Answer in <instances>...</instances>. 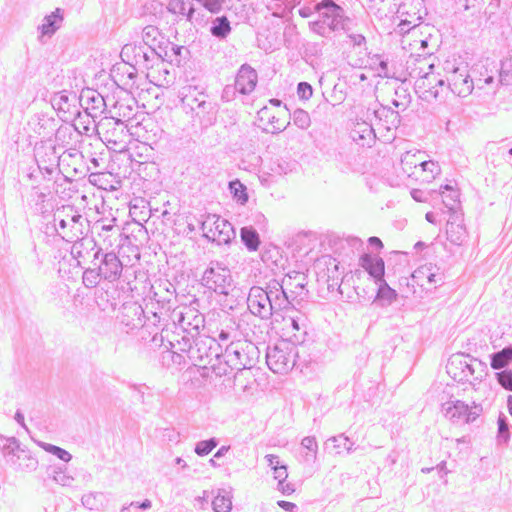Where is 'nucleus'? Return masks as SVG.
Listing matches in <instances>:
<instances>
[{
    "label": "nucleus",
    "instance_id": "obj_35",
    "mask_svg": "<svg viewBox=\"0 0 512 512\" xmlns=\"http://www.w3.org/2000/svg\"><path fill=\"white\" fill-rule=\"evenodd\" d=\"M211 35L219 40H225L232 31V27L227 16H217L211 21L209 29Z\"/></svg>",
    "mask_w": 512,
    "mask_h": 512
},
{
    "label": "nucleus",
    "instance_id": "obj_36",
    "mask_svg": "<svg viewBox=\"0 0 512 512\" xmlns=\"http://www.w3.org/2000/svg\"><path fill=\"white\" fill-rule=\"evenodd\" d=\"M212 508L214 512H231L232 510V494L231 488L229 490L220 488L212 501Z\"/></svg>",
    "mask_w": 512,
    "mask_h": 512
},
{
    "label": "nucleus",
    "instance_id": "obj_5",
    "mask_svg": "<svg viewBox=\"0 0 512 512\" xmlns=\"http://www.w3.org/2000/svg\"><path fill=\"white\" fill-rule=\"evenodd\" d=\"M201 280L204 287L219 295L227 296L234 289L230 270L218 261L210 262Z\"/></svg>",
    "mask_w": 512,
    "mask_h": 512
},
{
    "label": "nucleus",
    "instance_id": "obj_57",
    "mask_svg": "<svg viewBox=\"0 0 512 512\" xmlns=\"http://www.w3.org/2000/svg\"><path fill=\"white\" fill-rule=\"evenodd\" d=\"M499 83L501 85H512V61H504L501 63L499 70Z\"/></svg>",
    "mask_w": 512,
    "mask_h": 512
},
{
    "label": "nucleus",
    "instance_id": "obj_10",
    "mask_svg": "<svg viewBox=\"0 0 512 512\" xmlns=\"http://www.w3.org/2000/svg\"><path fill=\"white\" fill-rule=\"evenodd\" d=\"M490 366L495 373L498 384H512V370L508 366L512 363V345L490 354Z\"/></svg>",
    "mask_w": 512,
    "mask_h": 512
},
{
    "label": "nucleus",
    "instance_id": "obj_32",
    "mask_svg": "<svg viewBox=\"0 0 512 512\" xmlns=\"http://www.w3.org/2000/svg\"><path fill=\"white\" fill-rule=\"evenodd\" d=\"M222 393L226 399L237 402H250L254 395L253 386H224Z\"/></svg>",
    "mask_w": 512,
    "mask_h": 512
},
{
    "label": "nucleus",
    "instance_id": "obj_56",
    "mask_svg": "<svg viewBox=\"0 0 512 512\" xmlns=\"http://www.w3.org/2000/svg\"><path fill=\"white\" fill-rule=\"evenodd\" d=\"M218 445V440L216 438H210L207 440L199 441L195 445V453L199 456L208 455L216 446Z\"/></svg>",
    "mask_w": 512,
    "mask_h": 512
},
{
    "label": "nucleus",
    "instance_id": "obj_26",
    "mask_svg": "<svg viewBox=\"0 0 512 512\" xmlns=\"http://www.w3.org/2000/svg\"><path fill=\"white\" fill-rule=\"evenodd\" d=\"M216 341V338L198 337L194 339L193 343H190L188 347L189 357L198 358L200 360L204 357H210L212 355V344L221 346V343H217Z\"/></svg>",
    "mask_w": 512,
    "mask_h": 512
},
{
    "label": "nucleus",
    "instance_id": "obj_38",
    "mask_svg": "<svg viewBox=\"0 0 512 512\" xmlns=\"http://www.w3.org/2000/svg\"><path fill=\"white\" fill-rule=\"evenodd\" d=\"M240 238L249 251H256L261 243L258 232L252 226L242 227L240 230Z\"/></svg>",
    "mask_w": 512,
    "mask_h": 512
},
{
    "label": "nucleus",
    "instance_id": "obj_62",
    "mask_svg": "<svg viewBox=\"0 0 512 512\" xmlns=\"http://www.w3.org/2000/svg\"><path fill=\"white\" fill-rule=\"evenodd\" d=\"M313 88L308 82H300L297 86V95L300 99L308 100L312 97Z\"/></svg>",
    "mask_w": 512,
    "mask_h": 512
},
{
    "label": "nucleus",
    "instance_id": "obj_54",
    "mask_svg": "<svg viewBox=\"0 0 512 512\" xmlns=\"http://www.w3.org/2000/svg\"><path fill=\"white\" fill-rule=\"evenodd\" d=\"M41 447L48 453L56 456L58 459L62 460L65 463H68L72 459V455L65 449L50 444V443H42Z\"/></svg>",
    "mask_w": 512,
    "mask_h": 512
},
{
    "label": "nucleus",
    "instance_id": "obj_39",
    "mask_svg": "<svg viewBox=\"0 0 512 512\" xmlns=\"http://www.w3.org/2000/svg\"><path fill=\"white\" fill-rule=\"evenodd\" d=\"M143 58L138 69L144 71L154 67L155 64L161 62V51L156 47L145 46L143 49Z\"/></svg>",
    "mask_w": 512,
    "mask_h": 512
},
{
    "label": "nucleus",
    "instance_id": "obj_42",
    "mask_svg": "<svg viewBox=\"0 0 512 512\" xmlns=\"http://www.w3.org/2000/svg\"><path fill=\"white\" fill-rule=\"evenodd\" d=\"M372 115L381 122L383 119L385 123H390L393 126H397L400 123L399 113L384 106H380L379 108H374L372 110Z\"/></svg>",
    "mask_w": 512,
    "mask_h": 512
},
{
    "label": "nucleus",
    "instance_id": "obj_49",
    "mask_svg": "<svg viewBox=\"0 0 512 512\" xmlns=\"http://www.w3.org/2000/svg\"><path fill=\"white\" fill-rule=\"evenodd\" d=\"M102 279L96 266L88 267L83 272L82 282L86 288H95Z\"/></svg>",
    "mask_w": 512,
    "mask_h": 512
},
{
    "label": "nucleus",
    "instance_id": "obj_46",
    "mask_svg": "<svg viewBox=\"0 0 512 512\" xmlns=\"http://www.w3.org/2000/svg\"><path fill=\"white\" fill-rule=\"evenodd\" d=\"M167 9L173 14L186 15L187 20L189 21L193 18L195 12L192 5H190L187 10V3L184 0H170L167 5Z\"/></svg>",
    "mask_w": 512,
    "mask_h": 512
},
{
    "label": "nucleus",
    "instance_id": "obj_22",
    "mask_svg": "<svg viewBox=\"0 0 512 512\" xmlns=\"http://www.w3.org/2000/svg\"><path fill=\"white\" fill-rule=\"evenodd\" d=\"M446 234L447 239L455 245H461L467 236L462 216L457 211L451 213L447 220Z\"/></svg>",
    "mask_w": 512,
    "mask_h": 512
},
{
    "label": "nucleus",
    "instance_id": "obj_17",
    "mask_svg": "<svg viewBox=\"0 0 512 512\" xmlns=\"http://www.w3.org/2000/svg\"><path fill=\"white\" fill-rule=\"evenodd\" d=\"M71 247V255L81 265V260L92 257V260H98L102 254V248L91 237H79L75 239Z\"/></svg>",
    "mask_w": 512,
    "mask_h": 512
},
{
    "label": "nucleus",
    "instance_id": "obj_45",
    "mask_svg": "<svg viewBox=\"0 0 512 512\" xmlns=\"http://www.w3.org/2000/svg\"><path fill=\"white\" fill-rule=\"evenodd\" d=\"M61 216H70V219L68 221L70 223H73L74 225L82 228V220L83 217L79 212L74 208V206L71 205H64L61 208H58L56 212L53 215L54 219H58Z\"/></svg>",
    "mask_w": 512,
    "mask_h": 512
},
{
    "label": "nucleus",
    "instance_id": "obj_24",
    "mask_svg": "<svg viewBox=\"0 0 512 512\" xmlns=\"http://www.w3.org/2000/svg\"><path fill=\"white\" fill-rule=\"evenodd\" d=\"M412 280L417 285L423 287L425 283L438 284L443 283V275L439 272V269L432 266V264H426L418 267L412 273Z\"/></svg>",
    "mask_w": 512,
    "mask_h": 512
},
{
    "label": "nucleus",
    "instance_id": "obj_47",
    "mask_svg": "<svg viewBox=\"0 0 512 512\" xmlns=\"http://www.w3.org/2000/svg\"><path fill=\"white\" fill-rule=\"evenodd\" d=\"M376 284L378 285L376 299L383 300L387 304H391L397 299V292L388 285L385 279Z\"/></svg>",
    "mask_w": 512,
    "mask_h": 512
},
{
    "label": "nucleus",
    "instance_id": "obj_1",
    "mask_svg": "<svg viewBox=\"0 0 512 512\" xmlns=\"http://www.w3.org/2000/svg\"><path fill=\"white\" fill-rule=\"evenodd\" d=\"M477 352L475 339H468L464 352L452 354L446 364L447 374L458 384L482 382L488 374L487 364L471 353Z\"/></svg>",
    "mask_w": 512,
    "mask_h": 512
},
{
    "label": "nucleus",
    "instance_id": "obj_6",
    "mask_svg": "<svg viewBox=\"0 0 512 512\" xmlns=\"http://www.w3.org/2000/svg\"><path fill=\"white\" fill-rule=\"evenodd\" d=\"M31 130L42 138L50 137L55 131L57 143H63L67 136L71 137L73 132L79 134L75 126H60L56 129L57 122L54 117L45 113L34 114L28 122Z\"/></svg>",
    "mask_w": 512,
    "mask_h": 512
},
{
    "label": "nucleus",
    "instance_id": "obj_55",
    "mask_svg": "<svg viewBox=\"0 0 512 512\" xmlns=\"http://www.w3.org/2000/svg\"><path fill=\"white\" fill-rule=\"evenodd\" d=\"M290 116L292 117L294 124L300 129H307L311 124L308 112L303 109L294 110Z\"/></svg>",
    "mask_w": 512,
    "mask_h": 512
},
{
    "label": "nucleus",
    "instance_id": "obj_44",
    "mask_svg": "<svg viewBox=\"0 0 512 512\" xmlns=\"http://www.w3.org/2000/svg\"><path fill=\"white\" fill-rule=\"evenodd\" d=\"M239 335L240 333L238 331V325L234 321L229 320L225 328H222L218 332L217 339L221 343H235L238 342Z\"/></svg>",
    "mask_w": 512,
    "mask_h": 512
},
{
    "label": "nucleus",
    "instance_id": "obj_27",
    "mask_svg": "<svg viewBox=\"0 0 512 512\" xmlns=\"http://www.w3.org/2000/svg\"><path fill=\"white\" fill-rule=\"evenodd\" d=\"M63 22V10L56 8L51 14L46 15L42 21V24L38 27L40 31V40L47 36L51 37L61 27Z\"/></svg>",
    "mask_w": 512,
    "mask_h": 512
},
{
    "label": "nucleus",
    "instance_id": "obj_37",
    "mask_svg": "<svg viewBox=\"0 0 512 512\" xmlns=\"http://www.w3.org/2000/svg\"><path fill=\"white\" fill-rule=\"evenodd\" d=\"M145 44H141L140 42L126 44L122 47L121 56L126 57L127 61H132L133 66L139 68L142 63L141 60L143 58V49Z\"/></svg>",
    "mask_w": 512,
    "mask_h": 512
},
{
    "label": "nucleus",
    "instance_id": "obj_12",
    "mask_svg": "<svg viewBox=\"0 0 512 512\" xmlns=\"http://www.w3.org/2000/svg\"><path fill=\"white\" fill-rule=\"evenodd\" d=\"M265 290L267 291L271 314L294 306V301L283 283L275 279L271 280L267 283Z\"/></svg>",
    "mask_w": 512,
    "mask_h": 512
},
{
    "label": "nucleus",
    "instance_id": "obj_11",
    "mask_svg": "<svg viewBox=\"0 0 512 512\" xmlns=\"http://www.w3.org/2000/svg\"><path fill=\"white\" fill-rule=\"evenodd\" d=\"M91 264L97 267L105 281L113 283L121 277L123 264L116 253L112 251L106 253L102 251L100 258L91 260Z\"/></svg>",
    "mask_w": 512,
    "mask_h": 512
},
{
    "label": "nucleus",
    "instance_id": "obj_31",
    "mask_svg": "<svg viewBox=\"0 0 512 512\" xmlns=\"http://www.w3.org/2000/svg\"><path fill=\"white\" fill-rule=\"evenodd\" d=\"M53 220L55 222L57 234L67 242H73L82 234V229H80V227L70 223L68 219L63 218L62 216Z\"/></svg>",
    "mask_w": 512,
    "mask_h": 512
},
{
    "label": "nucleus",
    "instance_id": "obj_61",
    "mask_svg": "<svg viewBox=\"0 0 512 512\" xmlns=\"http://www.w3.org/2000/svg\"><path fill=\"white\" fill-rule=\"evenodd\" d=\"M420 154H421L420 151H417L415 153H412L410 151L406 152L401 157L402 165L404 167L409 166L410 168L419 166L420 161L418 159V155H420Z\"/></svg>",
    "mask_w": 512,
    "mask_h": 512
},
{
    "label": "nucleus",
    "instance_id": "obj_21",
    "mask_svg": "<svg viewBox=\"0 0 512 512\" xmlns=\"http://www.w3.org/2000/svg\"><path fill=\"white\" fill-rule=\"evenodd\" d=\"M359 265L374 279L375 283L383 281L385 263L381 257L364 253L359 258Z\"/></svg>",
    "mask_w": 512,
    "mask_h": 512
},
{
    "label": "nucleus",
    "instance_id": "obj_8",
    "mask_svg": "<svg viewBox=\"0 0 512 512\" xmlns=\"http://www.w3.org/2000/svg\"><path fill=\"white\" fill-rule=\"evenodd\" d=\"M170 318L184 332L192 337L198 335L205 326V317L196 308L183 306L171 310Z\"/></svg>",
    "mask_w": 512,
    "mask_h": 512
},
{
    "label": "nucleus",
    "instance_id": "obj_59",
    "mask_svg": "<svg viewBox=\"0 0 512 512\" xmlns=\"http://www.w3.org/2000/svg\"><path fill=\"white\" fill-rule=\"evenodd\" d=\"M426 80H433V81H435V85L434 86H436V89H438V90H439V88H442L443 86H445V80L444 79L439 78L436 74H434L432 72H427L423 76H421L420 79H418L416 81L417 87L425 88L426 87Z\"/></svg>",
    "mask_w": 512,
    "mask_h": 512
},
{
    "label": "nucleus",
    "instance_id": "obj_2",
    "mask_svg": "<svg viewBox=\"0 0 512 512\" xmlns=\"http://www.w3.org/2000/svg\"><path fill=\"white\" fill-rule=\"evenodd\" d=\"M315 10L319 18L308 23L309 29L324 38H330L332 34L351 30L352 19L346 15L343 7L334 0H321L315 4Z\"/></svg>",
    "mask_w": 512,
    "mask_h": 512
},
{
    "label": "nucleus",
    "instance_id": "obj_63",
    "mask_svg": "<svg viewBox=\"0 0 512 512\" xmlns=\"http://www.w3.org/2000/svg\"><path fill=\"white\" fill-rule=\"evenodd\" d=\"M238 93V88L236 85H226L221 93V100L223 102H231L236 98V94Z\"/></svg>",
    "mask_w": 512,
    "mask_h": 512
},
{
    "label": "nucleus",
    "instance_id": "obj_51",
    "mask_svg": "<svg viewBox=\"0 0 512 512\" xmlns=\"http://www.w3.org/2000/svg\"><path fill=\"white\" fill-rule=\"evenodd\" d=\"M370 60H371V65H373L375 67L378 76L383 77V78L392 77L387 59H384L382 56L376 54Z\"/></svg>",
    "mask_w": 512,
    "mask_h": 512
},
{
    "label": "nucleus",
    "instance_id": "obj_19",
    "mask_svg": "<svg viewBox=\"0 0 512 512\" xmlns=\"http://www.w3.org/2000/svg\"><path fill=\"white\" fill-rule=\"evenodd\" d=\"M282 283L294 302L299 303V300H303L308 294L307 276L302 272H289L283 278Z\"/></svg>",
    "mask_w": 512,
    "mask_h": 512
},
{
    "label": "nucleus",
    "instance_id": "obj_15",
    "mask_svg": "<svg viewBox=\"0 0 512 512\" xmlns=\"http://www.w3.org/2000/svg\"><path fill=\"white\" fill-rule=\"evenodd\" d=\"M441 411L452 423L463 421L469 424L478 418V412H470L468 404L461 400H451L443 403Z\"/></svg>",
    "mask_w": 512,
    "mask_h": 512
},
{
    "label": "nucleus",
    "instance_id": "obj_16",
    "mask_svg": "<svg viewBox=\"0 0 512 512\" xmlns=\"http://www.w3.org/2000/svg\"><path fill=\"white\" fill-rule=\"evenodd\" d=\"M268 301L267 291L260 286H252L247 297V306L250 312L260 317L268 319L272 316Z\"/></svg>",
    "mask_w": 512,
    "mask_h": 512
},
{
    "label": "nucleus",
    "instance_id": "obj_53",
    "mask_svg": "<svg viewBox=\"0 0 512 512\" xmlns=\"http://www.w3.org/2000/svg\"><path fill=\"white\" fill-rule=\"evenodd\" d=\"M295 163L278 158L272 161L270 170L277 175H285L294 169Z\"/></svg>",
    "mask_w": 512,
    "mask_h": 512
},
{
    "label": "nucleus",
    "instance_id": "obj_9",
    "mask_svg": "<svg viewBox=\"0 0 512 512\" xmlns=\"http://www.w3.org/2000/svg\"><path fill=\"white\" fill-rule=\"evenodd\" d=\"M78 102L87 115L93 119L100 117L102 114H105L106 118H115L111 115V111H107L106 99L94 89H83L78 96Z\"/></svg>",
    "mask_w": 512,
    "mask_h": 512
},
{
    "label": "nucleus",
    "instance_id": "obj_14",
    "mask_svg": "<svg viewBox=\"0 0 512 512\" xmlns=\"http://www.w3.org/2000/svg\"><path fill=\"white\" fill-rule=\"evenodd\" d=\"M35 158L40 171L51 175L59 167L60 155L56 146L41 142L35 147Z\"/></svg>",
    "mask_w": 512,
    "mask_h": 512
},
{
    "label": "nucleus",
    "instance_id": "obj_58",
    "mask_svg": "<svg viewBox=\"0 0 512 512\" xmlns=\"http://www.w3.org/2000/svg\"><path fill=\"white\" fill-rule=\"evenodd\" d=\"M419 166L421 167V170L428 175L424 178L426 181H430L435 178L436 175L440 173V167L439 165L432 161H420Z\"/></svg>",
    "mask_w": 512,
    "mask_h": 512
},
{
    "label": "nucleus",
    "instance_id": "obj_3",
    "mask_svg": "<svg viewBox=\"0 0 512 512\" xmlns=\"http://www.w3.org/2000/svg\"><path fill=\"white\" fill-rule=\"evenodd\" d=\"M223 357L232 369H247L259 361L260 350L251 341L238 340V342L226 344Z\"/></svg>",
    "mask_w": 512,
    "mask_h": 512
},
{
    "label": "nucleus",
    "instance_id": "obj_18",
    "mask_svg": "<svg viewBox=\"0 0 512 512\" xmlns=\"http://www.w3.org/2000/svg\"><path fill=\"white\" fill-rule=\"evenodd\" d=\"M200 97V105L190 115L194 122H198L200 126L206 128L215 123L218 108L216 103L210 100L206 93Z\"/></svg>",
    "mask_w": 512,
    "mask_h": 512
},
{
    "label": "nucleus",
    "instance_id": "obj_4",
    "mask_svg": "<svg viewBox=\"0 0 512 512\" xmlns=\"http://www.w3.org/2000/svg\"><path fill=\"white\" fill-rule=\"evenodd\" d=\"M296 347L287 340H280L266 349V363L277 374H285L295 365Z\"/></svg>",
    "mask_w": 512,
    "mask_h": 512
},
{
    "label": "nucleus",
    "instance_id": "obj_25",
    "mask_svg": "<svg viewBox=\"0 0 512 512\" xmlns=\"http://www.w3.org/2000/svg\"><path fill=\"white\" fill-rule=\"evenodd\" d=\"M205 92L197 86H186L181 91V104L186 114H191L200 105V96H204Z\"/></svg>",
    "mask_w": 512,
    "mask_h": 512
},
{
    "label": "nucleus",
    "instance_id": "obj_29",
    "mask_svg": "<svg viewBox=\"0 0 512 512\" xmlns=\"http://www.w3.org/2000/svg\"><path fill=\"white\" fill-rule=\"evenodd\" d=\"M353 140L359 142L361 146H368L375 142L376 133L372 123H357L352 131Z\"/></svg>",
    "mask_w": 512,
    "mask_h": 512
},
{
    "label": "nucleus",
    "instance_id": "obj_7",
    "mask_svg": "<svg viewBox=\"0 0 512 512\" xmlns=\"http://www.w3.org/2000/svg\"><path fill=\"white\" fill-rule=\"evenodd\" d=\"M200 229L208 241L218 245L228 244L235 237V231L230 222L215 214H209L200 222Z\"/></svg>",
    "mask_w": 512,
    "mask_h": 512
},
{
    "label": "nucleus",
    "instance_id": "obj_43",
    "mask_svg": "<svg viewBox=\"0 0 512 512\" xmlns=\"http://www.w3.org/2000/svg\"><path fill=\"white\" fill-rule=\"evenodd\" d=\"M232 198L239 204L245 205L248 202V193L246 186L238 179L229 182L228 185Z\"/></svg>",
    "mask_w": 512,
    "mask_h": 512
},
{
    "label": "nucleus",
    "instance_id": "obj_34",
    "mask_svg": "<svg viewBox=\"0 0 512 512\" xmlns=\"http://www.w3.org/2000/svg\"><path fill=\"white\" fill-rule=\"evenodd\" d=\"M511 427L508 417L500 413L497 419L496 444L498 447H507L511 439Z\"/></svg>",
    "mask_w": 512,
    "mask_h": 512
},
{
    "label": "nucleus",
    "instance_id": "obj_52",
    "mask_svg": "<svg viewBox=\"0 0 512 512\" xmlns=\"http://www.w3.org/2000/svg\"><path fill=\"white\" fill-rule=\"evenodd\" d=\"M329 441L334 443V447L337 449V453H341V449L346 450L348 454L355 450L354 442H352L344 434L331 437Z\"/></svg>",
    "mask_w": 512,
    "mask_h": 512
},
{
    "label": "nucleus",
    "instance_id": "obj_41",
    "mask_svg": "<svg viewBox=\"0 0 512 512\" xmlns=\"http://www.w3.org/2000/svg\"><path fill=\"white\" fill-rule=\"evenodd\" d=\"M165 40L156 26L148 25L142 30V41L140 43L145 44V46L158 48L159 42Z\"/></svg>",
    "mask_w": 512,
    "mask_h": 512
},
{
    "label": "nucleus",
    "instance_id": "obj_28",
    "mask_svg": "<svg viewBox=\"0 0 512 512\" xmlns=\"http://www.w3.org/2000/svg\"><path fill=\"white\" fill-rule=\"evenodd\" d=\"M122 317V323L130 330L141 328L144 325V310L136 303L125 306Z\"/></svg>",
    "mask_w": 512,
    "mask_h": 512
},
{
    "label": "nucleus",
    "instance_id": "obj_50",
    "mask_svg": "<svg viewBox=\"0 0 512 512\" xmlns=\"http://www.w3.org/2000/svg\"><path fill=\"white\" fill-rule=\"evenodd\" d=\"M441 194L443 195V203L451 213H453L455 210V206L458 201V192L454 190L450 185H444L441 187Z\"/></svg>",
    "mask_w": 512,
    "mask_h": 512
},
{
    "label": "nucleus",
    "instance_id": "obj_64",
    "mask_svg": "<svg viewBox=\"0 0 512 512\" xmlns=\"http://www.w3.org/2000/svg\"><path fill=\"white\" fill-rule=\"evenodd\" d=\"M53 473V479L63 486L70 485L71 481L73 480L72 477L64 474L62 467H55Z\"/></svg>",
    "mask_w": 512,
    "mask_h": 512
},
{
    "label": "nucleus",
    "instance_id": "obj_40",
    "mask_svg": "<svg viewBox=\"0 0 512 512\" xmlns=\"http://www.w3.org/2000/svg\"><path fill=\"white\" fill-rule=\"evenodd\" d=\"M301 448L304 451L302 455L303 462L314 463L317 457L318 444L314 436H306L301 441Z\"/></svg>",
    "mask_w": 512,
    "mask_h": 512
},
{
    "label": "nucleus",
    "instance_id": "obj_13",
    "mask_svg": "<svg viewBox=\"0 0 512 512\" xmlns=\"http://www.w3.org/2000/svg\"><path fill=\"white\" fill-rule=\"evenodd\" d=\"M448 89L459 97L470 95L474 88L467 66L454 67L447 76Z\"/></svg>",
    "mask_w": 512,
    "mask_h": 512
},
{
    "label": "nucleus",
    "instance_id": "obj_60",
    "mask_svg": "<svg viewBox=\"0 0 512 512\" xmlns=\"http://www.w3.org/2000/svg\"><path fill=\"white\" fill-rule=\"evenodd\" d=\"M166 292L167 296L165 297H160L158 292H154V297L157 303L161 304V309H166L168 312L172 309L171 301L175 300L176 296L174 295V290L170 291L169 288H166Z\"/></svg>",
    "mask_w": 512,
    "mask_h": 512
},
{
    "label": "nucleus",
    "instance_id": "obj_48",
    "mask_svg": "<svg viewBox=\"0 0 512 512\" xmlns=\"http://www.w3.org/2000/svg\"><path fill=\"white\" fill-rule=\"evenodd\" d=\"M288 321L293 331L298 332L293 335L295 342H303L306 335V319L298 316L289 317Z\"/></svg>",
    "mask_w": 512,
    "mask_h": 512
},
{
    "label": "nucleus",
    "instance_id": "obj_33",
    "mask_svg": "<svg viewBox=\"0 0 512 512\" xmlns=\"http://www.w3.org/2000/svg\"><path fill=\"white\" fill-rule=\"evenodd\" d=\"M6 443L2 446V454L8 462L16 463V458L20 459L27 450L21 447L20 441L15 437H5Z\"/></svg>",
    "mask_w": 512,
    "mask_h": 512
},
{
    "label": "nucleus",
    "instance_id": "obj_30",
    "mask_svg": "<svg viewBox=\"0 0 512 512\" xmlns=\"http://www.w3.org/2000/svg\"><path fill=\"white\" fill-rule=\"evenodd\" d=\"M77 101L78 96L74 92L67 90L55 93L50 100L53 109L64 113L70 112L72 106L76 107Z\"/></svg>",
    "mask_w": 512,
    "mask_h": 512
},
{
    "label": "nucleus",
    "instance_id": "obj_20",
    "mask_svg": "<svg viewBox=\"0 0 512 512\" xmlns=\"http://www.w3.org/2000/svg\"><path fill=\"white\" fill-rule=\"evenodd\" d=\"M258 83L257 71L249 64H243L240 66L236 73L235 85L238 88V93L242 95L251 94Z\"/></svg>",
    "mask_w": 512,
    "mask_h": 512
},
{
    "label": "nucleus",
    "instance_id": "obj_23",
    "mask_svg": "<svg viewBox=\"0 0 512 512\" xmlns=\"http://www.w3.org/2000/svg\"><path fill=\"white\" fill-rule=\"evenodd\" d=\"M158 48L161 51V60L171 64L180 65L181 61L186 58L189 53L184 46L176 45L169 40L160 41Z\"/></svg>",
    "mask_w": 512,
    "mask_h": 512
}]
</instances>
